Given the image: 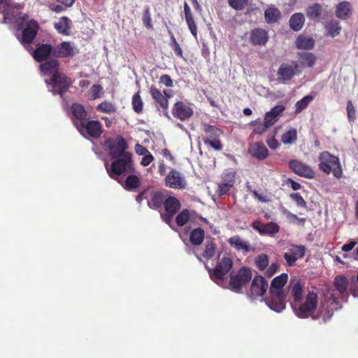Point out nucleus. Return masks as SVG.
I'll return each instance as SVG.
<instances>
[{"label": "nucleus", "mask_w": 358, "mask_h": 358, "mask_svg": "<svg viewBox=\"0 0 358 358\" xmlns=\"http://www.w3.org/2000/svg\"><path fill=\"white\" fill-rule=\"evenodd\" d=\"M140 180L135 175L129 176L124 182V187L127 190H133L139 186Z\"/></svg>", "instance_id": "nucleus-40"}, {"label": "nucleus", "mask_w": 358, "mask_h": 358, "mask_svg": "<svg viewBox=\"0 0 358 358\" xmlns=\"http://www.w3.org/2000/svg\"><path fill=\"white\" fill-rule=\"evenodd\" d=\"M295 45L300 50H312L315 46V41L308 36L300 35L297 37Z\"/></svg>", "instance_id": "nucleus-28"}, {"label": "nucleus", "mask_w": 358, "mask_h": 358, "mask_svg": "<svg viewBox=\"0 0 358 358\" xmlns=\"http://www.w3.org/2000/svg\"><path fill=\"white\" fill-rule=\"evenodd\" d=\"M151 201L153 203L155 207H159L164 201L163 194L160 192H153L152 194Z\"/></svg>", "instance_id": "nucleus-52"}, {"label": "nucleus", "mask_w": 358, "mask_h": 358, "mask_svg": "<svg viewBox=\"0 0 358 358\" xmlns=\"http://www.w3.org/2000/svg\"><path fill=\"white\" fill-rule=\"evenodd\" d=\"M322 13V6L318 3H315L307 9L306 15L311 20L317 19Z\"/></svg>", "instance_id": "nucleus-41"}, {"label": "nucleus", "mask_w": 358, "mask_h": 358, "mask_svg": "<svg viewBox=\"0 0 358 358\" xmlns=\"http://www.w3.org/2000/svg\"><path fill=\"white\" fill-rule=\"evenodd\" d=\"M288 275L282 273L275 277L271 282L270 287V297L266 300L268 308L277 313H280L285 308L286 292L283 287L287 282Z\"/></svg>", "instance_id": "nucleus-1"}, {"label": "nucleus", "mask_w": 358, "mask_h": 358, "mask_svg": "<svg viewBox=\"0 0 358 358\" xmlns=\"http://www.w3.org/2000/svg\"><path fill=\"white\" fill-rule=\"evenodd\" d=\"M24 24L26 27L22 31L21 43L26 45L31 43L36 37L38 29V25L35 20H29L27 15H24L22 17L21 25L23 26Z\"/></svg>", "instance_id": "nucleus-10"}, {"label": "nucleus", "mask_w": 358, "mask_h": 358, "mask_svg": "<svg viewBox=\"0 0 358 358\" xmlns=\"http://www.w3.org/2000/svg\"><path fill=\"white\" fill-rule=\"evenodd\" d=\"M72 113L75 117L74 122H78L83 123L87 120V111L83 106L78 103H74L71 106Z\"/></svg>", "instance_id": "nucleus-31"}, {"label": "nucleus", "mask_w": 358, "mask_h": 358, "mask_svg": "<svg viewBox=\"0 0 358 358\" xmlns=\"http://www.w3.org/2000/svg\"><path fill=\"white\" fill-rule=\"evenodd\" d=\"M305 22L304 15L302 13L294 14L289 20L290 27L294 31H299Z\"/></svg>", "instance_id": "nucleus-36"}, {"label": "nucleus", "mask_w": 358, "mask_h": 358, "mask_svg": "<svg viewBox=\"0 0 358 358\" xmlns=\"http://www.w3.org/2000/svg\"><path fill=\"white\" fill-rule=\"evenodd\" d=\"M41 73L43 76H49L53 78L59 73V64L56 59H50L40 65Z\"/></svg>", "instance_id": "nucleus-21"}, {"label": "nucleus", "mask_w": 358, "mask_h": 358, "mask_svg": "<svg viewBox=\"0 0 358 358\" xmlns=\"http://www.w3.org/2000/svg\"><path fill=\"white\" fill-rule=\"evenodd\" d=\"M252 276L249 268H241L236 273L231 274L229 288L235 292H241L242 287L251 280Z\"/></svg>", "instance_id": "nucleus-7"}, {"label": "nucleus", "mask_w": 358, "mask_h": 358, "mask_svg": "<svg viewBox=\"0 0 358 358\" xmlns=\"http://www.w3.org/2000/svg\"><path fill=\"white\" fill-rule=\"evenodd\" d=\"M297 139V131L294 128H289L281 136V142L284 145H292Z\"/></svg>", "instance_id": "nucleus-35"}, {"label": "nucleus", "mask_w": 358, "mask_h": 358, "mask_svg": "<svg viewBox=\"0 0 358 358\" xmlns=\"http://www.w3.org/2000/svg\"><path fill=\"white\" fill-rule=\"evenodd\" d=\"M71 20L66 17L63 16L59 19V20L54 24V27L56 31L64 36H69L71 33Z\"/></svg>", "instance_id": "nucleus-27"}, {"label": "nucleus", "mask_w": 358, "mask_h": 358, "mask_svg": "<svg viewBox=\"0 0 358 358\" xmlns=\"http://www.w3.org/2000/svg\"><path fill=\"white\" fill-rule=\"evenodd\" d=\"M305 252L306 248L303 245H291L283 257L288 266H294L298 259L303 257Z\"/></svg>", "instance_id": "nucleus-13"}, {"label": "nucleus", "mask_w": 358, "mask_h": 358, "mask_svg": "<svg viewBox=\"0 0 358 358\" xmlns=\"http://www.w3.org/2000/svg\"><path fill=\"white\" fill-rule=\"evenodd\" d=\"M248 151L251 155L259 159H266L268 155V150L266 146L259 142L251 144Z\"/></svg>", "instance_id": "nucleus-24"}, {"label": "nucleus", "mask_w": 358, "mask_h": 358, "mask_svg": "<svg viewBox=\"0 0 358 358\" xmlns=\"http://www.w3.org/2000/svg\"><path fill=\"white\" fill-rule=\"evenodd\" d=\"M251 124L254 125L253 133L257 134H262L270 127L264 121L262 123L260 120L252 122Z\"/></svg>", "instance_id": "nucleus-45"}, {"label": "nucleus", "mask_w": 358, "mask_h": 358, "mask_svg": "<svg viewBox=\"0 0 358 358\" xmlns=\"http://www.w3.org/2000/svg\"><path fill=\"white\" fill-rule=\"evenodd\" d=\"M319 167L324 173H332L337 178H341L343 169L338 157L331 155L327 151L322 152L319 156Z\"/></svg>", "instance_id": "nucleus-2"}, {"label": "nucleus", "mask_w": 358, "mask_h": 358, "mask_svg": "<svg viewBox=\"0 0 358 358\" xmlns=\"http://www.w3.org/2000/svg\"><path fill=\"white\" fill-rule=\"evenodd\" d=\"M187 23L188 24L189 29L190 30L192 35L196 38L197 32H196V25L194 21L193 17L186 19Z\"/></svg>", "instance_id": "nucleus-58"}, {"label": "nucleus", "mask_w": 358, "mask_h": 358, "mask_svg": "<svg viewBox=\"0 0 358 358\" xmlns=\"http://www.w3.org/2000/svg\"><path fill=\"white\" fill-rule=\"evenodd\" d=\"M278 268V264L277 263H272L271 265H268L266 268L265 275L268 277L273 275Z\"/></svg>", "instance_id": "nucleus-55"}, {"label": "nucleus", "mask_w": 358, "mask_h": 358, "mask_svg": "<svg viewBox=\"0 0 358 358\" xmlns=\"http://www.w3.org/2000/svg\"><path fill=\"white\" fill-rule=\"evenodd\" d=\"M132 106L134 110L138 113H140L143 110V101L141 100V98L140 95L136 93L133 96L132 98Z\"/></svg>", "instance_id": "nucleus-46"}, {"label": "nucleus", "mask_w": 358, "mask_h": 358, "mask_svg": "<svg viewBox=\"0 0 358 358\" xmlns=\"http://www.w3.org/2000/svg\"><path fill=\"white\" fill-rule=\"evenodd\" d=\"M189 218V213L187 210H182L176 217V222L179 226H183Z\"/></svg>", "instance_id": "nucleus-50"}, {"label": "nucleus", "mask_w": 358, "mask_h": 358, "mask_svg": "<svg viewBox=\"0 0 358 358\" xmlns=\"http://www.w3.org/2000/svg\"><path fill=\"white\" fill-rule=\"evenodd\" d=\"M52 51L51 47L48 44H43L38 46L34 52V57L38 62H41L47 59Z\"/></svg>", "instance_id": "nucleus-30"}, {"label": "nucleus", "mask_w": 358, "mask_h": 358, "mask_svg": "<svg viewBox=\"0 0 358 358\" xmlns=\"http://www.w3.org/2000/svg\"><path fill=\"white\" fill-rule=\"evenodd\" d=\"M268 40V33L263 29H255L250 33V42L255 45H264Z\"/></svg>", "instance_id": "nucleus-23"}, {"label": "nucleus", "mask_w": 358, "mask_h": 358, "mask_svg": "<svg viewBox=\"0 0 358 358\" xmlns=\"http://www.w3.org/2000/svg\"><path fill=\"white\" fill-rule=\"evenodd\" d=\"M265 20L268 23H274L280 17V12L274 6L268 8L264 13Z\"/></svg>", "instance_id": "nucleus-37"}, {"label": "nucleus", "mask_w": 358, "mask_h": 358, "mask_svg": "<svg viewBox=\"0 0 358 358\" xmlns=\"http://www.w3.org/2000/svg\"><path fill=\"white\" fill-rule=\"evenodd\" d=\"M228 243L236 250H242L245 252H248L253 249V248L249 244L248 241H245L238 236L231 237L229 238Z\"/></svg>", "instance_id": "nucleus-26"}, {"label": "nucleus", "mask_w": 358, "mask_h": 358, "mask_svg": "<svg viewBox=\"0 0 358 358\" xmlns=\"http://www.w3.org/2000/svg\"><path fill=\"white\" fill-rule=\"evenodd\" d=\"M75 126L80 134L85 136L88 135L93 138H98L102 133L101 123L98 121L91 120L83 123L75 122Z\"/></svg>", "instance_id": "nucleus-9"}, {"label": "nucleus", "mask_w": 358, "mask_h": 358, "mask_svg": "<svg viewBox=\"0 0 358 358\" xmlns=\"http://www.w3.org/2000/svg\"><path fill=\"white\" fill-rule=\"evenodd\" d=\"M203 129L205 132L203 141L220 138V136L222 134V131L220 129H217L215 126L210 125L206 123L203 124Z\"/></svg>", "instance_id": "nucleus-32"}, {"label": "nucleus", "mask_w": 358, "mask_h": 358, "mask_svg": "<svg viewBox=\"0 0 358 358\" xmlns=\"http://www.w3.org/2000/svg\"><path fill=\"white\" fill-rule=\"evenodd\" d=\"M292 199L296 202V203L299 206L304 207L306 206V202L303 197L298 193H294L290 195Z\"/></svg>", "instance_id": "nucleus-56"}, {"label": "nucleus", "mask_w": 358, "mask_h": 358, "mask_svg": "<svg viewBox=\"0 0 358 358\" xmlns=\"http://www.w3.org/2000/svg\"><path fill=\"white\" fill-rule=\"evenodd\" d=\"M143 21L144 24L148 28H150L152 27L151 18H150V14L148 11L144 14L143 17Z\"/></svg>", "instance_id": "nucleus-64"}, {"label": "nucleus", "mask_w": 358, "mask_h": 358, "mask_svg": "<svg viewBox=\"0 0 358 358\" xmlns=\"http://www.w3.org/2000/svg\"><path fill=\"white\" fill-rule=\"evenodd\" d=\"M160 83L164 85L166 87H172L173 81L169 76L163 75L160 77Z\"/></svg>", "instance_id": "nucleus-60"}, {"label": "nucleus", "mask_w": 358, "mask_h": 358, "mask_svg": "<svg viewBox=\"0 0 358 358\" xmlns=\"http://www.w3.org/2000/svg\"><path fill=\"white\" fill-rule=\"evenodd\" d=\"M164 208L166 213L162 215V218L164 222L171 226L173 215L180 208V203L176 198L169 196L164 201Z\"/></svg>", "instance_id": "nucleus-12"}, {"label": "nucleus", "mask_w": 358, "mask_h": 358, "mask_svg": "<svg viewBox=\"0 0 358 358\" xmlns=\"http://www.w3.org/2000/svg\"><path fill=\"white\" fill-rule=\"evenodd\" d=\"M206 145H208L215 150H220L222 149V145L219 140V138H212L209 140L203 141Z\"/></svg>", "instance_id": "nucleus-53"}, {"label": "nucleus", "mask_w": 358, "mask_h": 358, "mask_svg": "<svg viewBox=\"0 0 358 358\" xmlns=\"http://www.w3.org/2000/svg\"><path fill=\"white\" fill-rule=\"evenodd\" d=\"M256 264L260 270H265L268 265V256L264 254L259 255L256 259Z\"/></svg>", "instance_id": "nucleus-48"}, {"label": "nucleus", "mask_w": 358, "mask_h": 358, "mask_svg": "<svg viewBox=\"0 0 358 358\" xmlns=\"http://www.w3.org/2000/svg\"><path fill=\"white\" fill-rule=\"evenodd\" d=\"M335 287L340 294L344 293L348 287V280L344 276H337L334 281Z\"/></svg>", "instance_id": "nucleus-42"}, {"label": "nucleus", "mask_w": 358, "mask_h": 358, "mask_svg": "<svg viewBox=\"0 0 358 358\" xmlns=\"http://www.w3.org/2000/svg\"><path fill=\"white\" fill-rule=\"evenodd\" d=\"M252 226L253 229L257 231L261 235L266 234L273 236L278 233L280 230L279 225L273 222L264 224L259 220H255L252 222Z\"/></svg>", "instance_id": "nucleus-15"}, {"label": "nucleus", "mask_w": 358, "mask_h": 358, "mask_svg": "<svg viewBox=\"0 0 358 358\" xmlns=\"http://www.w3.org/2000/svg\"><path fill=\"white\" fill-rule=\"evenodd\" d=\"M77 52V50L70 42L61 43L52 51L53 55L59 57H73Z\"/></svg>", "instance_id": "nucleus-18"}, {"label": "nucleus", "mask_w": 358, "mask_h": 358, "mask_svg": "<svg viewBox=\"0 0 358 358\" xmlns=\"http://www.w3.org/2000/svg\"><path fill=\"white\" fill-rule=\"evenodd\" d=\"M135 151L138 155H143V156L150 153V152L145 147H144L140 144L136 145Z\"/></svg>", "instance_id": "nucleus-62"}, {"label": "nucleus", "mask_w": 358, "mask_h": 358, "mask_svg": "<svg viewBox=\"0 0 358 358\" xmlns=\"http://www.w3.org/2000/svg\"><path fill=\"white\" fill-rule=\"evenodd\" d=\"M235 171H228L223 174L222 180L219 184L217 192L220 195L226 194L235 183Z\"/></svg>", "instance_id": "nucleus-19"}, {"label": "nucleus", "mask_w": 358, "mask_h": 358, "mask_svg": "<svg viewBox=\"0 0 358 358\" xmlns=\"http://www.w3.org/2000/svg\"><path fill=\"white\" fill-rule=\"evenodd\" d=\"M152 97L157 102V103L164 109H167L169 101L167 98L162 94V92L155 86L152 85L150 88Z\"/></svg>", "instance_id": "nucleus-29"}, {"label": "nucleus", "mask_w": 358, "mask_h": 358, "mask_svg": "<svg viewBox=\"0 0 358 358\" xmlns=\"http://www.w3.org/2000/svg\"><path fill=\"white\" fill-rule=\"evenodd\" d=\"M97 110L101 112L110 113L115 110V107L113 103L104 101L97 106Z\"/></svg>", "instance_id": "nucleus-49"}, {"label": "nucleus", "mask_w": 358, "mask_h": 358, "mask_svg": "<svg viewBox=\"0 0 358 358\" xmlns=\"http://www.w3.org/2000/svg\"><path fill=\"white\" fill-rule=\"evenodd\" d=\"M103 93V87L99 85H94L89 91V98L90 99H95L100 97Z\"/></svg>", "instance_id": "nucleus-47"}, {"label": "nucleus", "mask_w": 358, "mask_h": 358, "mask_svg": "<svg viewBox=\"0 0 358 358\" xmlns=\"http://www.w3.org/2000/svg\"><path fill=\"white\" fill-rule=\"evenodd\" d=\"M299 57L301 59V62H299V64H302V67L305 66L308 67L313 66L317 59L313 53L307 52L300 53Z\"/></svg>", "instance_id": "nucleus-38"}, {"label": "nucleus", "mask_w": 358, "mask_h": 358, "mask_svg": "<svg viewBox=\"0 0 358 358\" xmlns=\"http://www.w3.org/2000/svg\"><path fill=\"white\" fill-rule=\"evenodd\" d=\"M45 83L48 85H51L53 88L52 93H58L62 96L63 93L66 92L70 84V80L64 76L63 73L59 72L56 74L53 78H51L50 81L45 80Z\"/></svg>", "instance_id": "nucleus-11"}, {"label": "nucleus", "mask_w": 358, "mask_h": 358, "mask_svg": "<svg viewBox=\"0 0 358 358\" xmlns=\"http://www.w3.org/2000/svg\"><path fill=\"white\" fill-rule=\"evenodd\" d=\"M49 8L51 10L59 13L65 10V8L60 5H56V4H50Z\"/></svg>", "instance_id": "nucleus-63"}, {"label": "nucleus", "mask_w": 358, "mask_h": 358, "mask_svg": "<svg viewBox=\"0 0 358 358\" xmlns=\"http://www.w3.org/2000/svg\"><path fill=\"white\" fill-rule=\"evenodd\" d=\"M106 168L110 178L117 179L122 174L132 173L134 171L131 155H124L123 157L115 160L109 167L106 162Z\"/></svg>", "instance_id": "nucleus-3"}, {"label": "nucleus", "mask_w": 358, "mask_h": 358, "mask_svg": "<svg viewBox=\"0 0 358 358\" xmlns=\"http://www.w3.org/2000/svg\"><path fill=\"white\" fill-rule=\"evenodd\" d=\"M204 238V231L199 227L194 229L190 234V241L194 245H200Z\"/></svg>", "instance_id": "nucleus-39"}, {"label": "nucleus", "mask_w": 358, "mask_h": 358, "mask_svg": "<svg viewBox=\"0 0 358 358\" xmlns=\"http://www.w3.org/2000/svg\"><path fill=\"white\" fill-rule=\"evenodd\" d=\"M109 155L113 159L123 157L124 155H131L127 152V144L122 136H117L113 140L107 141Z\"/></svg>", "instance_id": "nucleus-8"}, {"label": "nucleus", "mask_w": 358, "mask_h": 358, "mask_svg": "<svg viewBox=\"0 0 358 358\" xmlns=\"http://www.w3.org/2000/svg\"><path fill=\"white\" fill-rule=\"evenodd\" d=\"M351 14L350 3L348 1L340 3L336 8V15L340 19H347Z\"/></svg>", "instance_id": "nucleus-33"}, {"label": "nucleus", "mask_w": 358, "mask_h": 358, "mask_svg": "<svg viewBox=\"0 0 358 358\" xmlns=\"http://www.w3.org/2000/svg\"><path fill=\"white\" fill-rule=\"evenodd\" d=\"M266 143L268 147L273 150L277 149L280 145L278 141L274 136L268 137Z\"/></svg>", "instance_id": "nucleus-59"}, {"label": "nucleus", "mask_w": 358, "mask_h": 358, "mask_svg": "<svg viewBox=\"0 0 358 358\" xmlns=\"http://www.w3.org/2000/svg\"><path fill=\"white\" fill-rule=\"evenodd\" d=\"M290 293L294 301H300L303 296V289L304 282L298 278H294L290 280Z\"/></svg>", "instance_id": "nucleus-22"}, {"label": "nucleus", "mask_w": 358, "mask_h": 358, "mask_svg": "<svg viewBox=\"0 0 358 358\" xmlns=\"http://www.w3.org/2000/svg\"><path fill=\"white\" fill-rule=\"evenodd\" d=\"M215 254V246L212 243H208L206 245L203 256L206 258L210 259L213 257Z\"/></svg>", "instance_id": "nucleus-51"}, {"label": "nucleus", "mask_w": 358, "mask_h": 358, "mask_svg": "<svg viewBox=\"0 0 358 358\" xmlns=\"http://www.w3.org/2000/svg\"><path fill=\"white\" fill-rule=\"evenodd\" d=\"M327 34L331 37H335L339 34L341 29L337 22H330L326 25Z\"/></svg>", "instance_id": "nucleus-43"}, {"label": "nucleus", "mask_w": 358, "mask_h": 358, "mask_svg": "<svg viewBox=\"0 0 358 358\" xmlns=\"http://www.w3.org/2000/svg\"><path fill=\"white\" fill-rule=\"evenodd\" d=\"M268 287V282L262 276H256L254 278L251 285V294L255 296H262L267 290Z\"/></svg>", "instance_id": "nucleus-20"}, {"label": "nucleus", "mask_w": 358, "mask_h": 358, "mask_svg": "<svg viewBox=\"0 0 358 358\" xmlns=\"http://www.w3.org/2000/svg\"><path fill=\"white\" fill-rule=\"evenodd\" d=\"M14 10L15 6L10 0H0V12L3 14L5 19L13 16L15 13Z\"/></svg>", "instance_id": "nucleus-34"}, {"label": "nucleus", "mask_w": 358, "mask_h": 358, "mask_svg": "<svg viewBox=\"0 0 358 358\" xmlns=\"http://www.w3.org/2000/svg\"><path fill=\"white\" fill-rule=\"evenodd\" d=\"M347 113L348 118L353 121L355 119V110L352 101H350L347 103Z\"/></svg>", "instance_id": "nucleus-57"}, {"label": "nucleus", "mask_w": 358, "mask_h": 358, "mask_svg": "<svg viewBox=\"0 0 358 358\" xmlns=\"http://www.w3.org/2000/svg\"><path fill=\"white\" fill-rule=\"evenodd\" d=\"M233 265L231 259L229 257H223L218 261L214 269H209L208 272L212 280L221 287H224V281L227 275L231 270Z\"/></svg>", "instance_id": "nucleus-4"}, {"label": "nucleus", "mask_w": 358, "mask_h": 358, "mask_svg": "<svg viewBox=\"0 0 358 358\" xmlns=\"http://www.w3.org/2000/svg\"><path fill=\"white\" fill-rule=\"evenodd\" d=\"M229 5L236 10H241L248 3V0H228Z\"/></svg>", "instance_id": "nucleus-54"}, {"label": "nucleus", "mask_w": 358, "mask_h": 358, "mask_svg": "<svg viewBox=\"0 0 358 358\" xmlns=\"http://www.w3.org/2000/svg\"><path fill=\"white\" fill-rule=\"evenodd\" d=\"M166 186L173 189H181L185 186V180L180 173L172 169L165 178Z\"/></svg>", "instance_id": "nucleus-17"}, {"label": "nucleus", "mask_w": 358, "mask_h": 358, "mask_svg": "<svg viewBox=\"0 0 358 358\" xmlns=\"http://www.w3.org/2000/svg\"><path fill=\"white\" fill-rule=\"evenodd\" d=\"M193 112L194 110L191 106L182 101L176 102L172 110L173 115L181 121L189 119L192 116Z\"/></svg>", "instance_id": "nucleus-14"}, {"label": "nucleus", "mask_w": 358, "mask_h": 358, "mask_svg": "<svg viewBox=\"0 0 358 358\" xmlns=\"http://www.w3.org/2000/svg\"><path fill=\"white\" fill-rule=\"evenodd\" d=\"M313 99V96L310 95H308L304 96L303 99L296 102V113H299L303 109L306 108L308 105L312 101Z\"/></svg>", "instance_id": "nucleus-44"}, {"label": "nucleus", "mask_w": 358, "mask_h": 358, "mask_svg": "<svg viewBox=\"0 0 358 358\" xmlns=\"http://www.w3.org/2000/svg\"><path fill=\"white\" fill-rule=\"evenodd\" d=\"M285 110V107L282 105H278L273 107L270 111L265 114L264 121L267 125L271 127L278 120L280 114Z\"/></svg>", "instance_id": "nucleus-25"}, {"label": "nucleus", "mask_w": 358, "mask_h": 358, "mask_svg": "<svg viewBox=\"0 0 358 358\" xmlns=\"http://www.w3.org/2000/svg\"><path fill=\"white\" fill-rule=\"evenodd\" d=\"M302 64L297 61L284 62L281 64L277 71V80L281 83L290 80L294 76L301 73Z\"/></svg>", "instance_id": "nucleus-5"}, {"label": "nucleus", "mask_w": 358, "mask_h": 358, "mask_svg": "<svg viewBox=\"0 0 358 358\" xmlns=\"http://www.w3.org/2000/svg\"><path fill=\"white\" fill-rule=\"evenodd\" d=\"M153 159L154 157L150 152L143 157L141 163L143 166H148L153 161Z\"/></svg>", "instance_id": "nucleus-61"}, {"label": "nucleus", "mask_w": 358, "mask_h": 358, "mask_svg": "<svg viewBox=\"0 0 358 358\" xmlns=\"http://www.w3.org/2000/svg\"><path fill=\"white\" fill-rule=\"evenodd\" d=\"M289 166L292 170L300 176L307 178H313L315 176V173L313 169L309 166L299 160L290 161Z\"/></svg>", "instance_id": "nucleus-16"}, {"label": "nucleus", "mask_w": 358, "mask_h": 358, "mask_svg": "<svg viewBox=\"0 0 358 358\" xmlns=\"http://www.w3.org/2000/svg\"><path fill=\"white\" fill-rule=\"evenodd\" d=\"M317 307V295L314 292H309L303 303L292 306L296 315L300 318H307L312 315Z\"/></svg>", "instance_id": "nucleus-6"}]
</instances>
